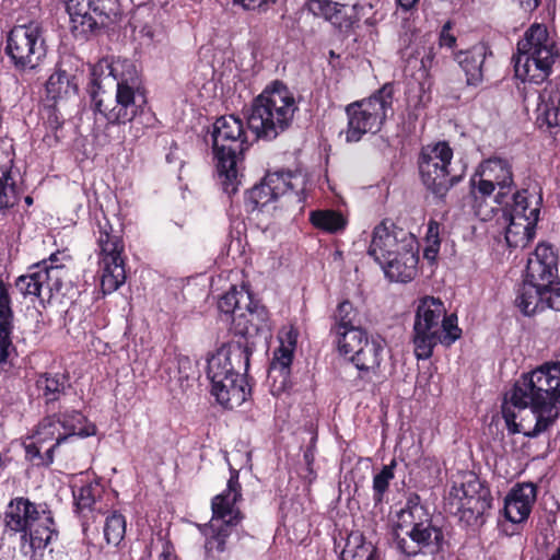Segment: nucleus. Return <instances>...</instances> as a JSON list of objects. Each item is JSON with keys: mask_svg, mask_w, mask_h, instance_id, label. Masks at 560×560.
Wrapping results in <instances>:
<instances>
[{"mask_svg": "<svg viewBox=\"0 0 560 560\" xmlns=\"http://www.w3.org/2000/svg\"><path fill=\"white\" fill-rule=\"evenodd\" d=\"M560 362L545 363L524 373L505 394L502 415L512 434L537 436L558 416Z\"/></svg>", "mask_w": 560, "mask_h": 560, "instance_id": "f257e3e1", "label": "nucleus"}, {"mask_svg": "<svg viewBox=\"0 0 560 560\" xmlns=\"http://www.w3.org/2000/svg\"><path fill=\"white\" fill-rule=\"evenodd\" d=\"M249 358L250 349L246 343L228 342L208 360L207 376L211 383V394L224 408H237L250 395L244 377Z\"/></svg>", "mask_w": 560, "mask_h": 560, "instance_id": "f03ea898", "label": "nucleus"}, {"mask_svg": "<svg viewBox=\"0 0 560 560\" xmlns=\"http://www.w3.org/2000/svg\"><path fill=\"white\" fill-rule=\"evenodd\" d=\"M109 75L116 81L115 98L104 91L93 93L95 109L104 116L108 124H126L140 112L144 102L141 81L136 66L128 59L104 61Z\"/></svg>", "mask_w": 560, "mask_h": 560, "instance_id": "7ed1b4c3", "label": "nucleus"}, {"mask_svg": "<svg viewBox=\"0 0 560 560\" xmlns=\"http://www.w3.org/2000/svg\"><path fill=\"white\" fill-rule=\"evenodd\" d=\"M462 336L455 314H446L444 303L433 296L419 300L413 328L412 345L418 360H428L439 343L453 345Z\"/></svg>", "mask_w": 560, "mask_h": 560, "instance_id": "20e7f679", "label": "nucleus"}, {"mask_svg": "<svg viewBox=\"0 0 560 560\" xmlns=\"http://www.w3.org/2000/svg\"><path fill=\"white\" fill-rule=\"evenodd\" d=\"M298 105L285 84L273 81L254 98L247 127L256 139L273 140L291 126Z\"/></svg>", "mask_w": 560, "mask_h": 560, "instance_id": "39448f33", "label": "nucleus"}, {"mask_svg": "<svg viewBox=\"0 0 560 560\" xmlns=\"http://www.w3.org/2000/svg\"><path fill=\"white\" fill-rule=\"evenodd\" d=\"M212 142L223 190L233 195L241 184L240 165L243 153L250 144L242 119L234 115L218 118L213 124Z\"/></svg>", "mask_w": 560, "mask_h": 560, "instance_id": "423d86ee", "label": "nucleus"}, {"mask_svg": "<svg viewBox=\"0 0 560 560\" xmlns=\"http://www.w3.org/2000/svg\"><path fill=\"white\" fill-rule=\"evenodd\" d=\"M5 530L21 534V542L28 544L33 553L45 549L57 535L51 512L46 505L27 498L12 499L4 512Z\"/></svg>", "mask_w": 560, "mask_h": 560, "instance_id": "0eeeda50", "label": "nucleus"}, {"mask_svg": "<svg viewBox=\"0 0 560 560\" xmlns=\"http://www.w3.org/2000/svg\"><path fill=\"white\" fill-rule=\"evenodd\" d=\"M558 56V48L547 26L535 23L517 43L515 74L523 81L540 83L551 73Z\"/></svg>", "mask_w": 560, "mask_h": 560, "instance_id": "6e6552de", "label": "nucleus"}, {"mask_svg": "<svg viewBox=\"0 0 560 560\" xmlns=\"http://www.w3.org/2000/svg\"><path fill=\"white\" fill-rule=\"evenodd\" d=\"M242 499L238 471L231 469L226 489L215 495L211 502L212 518L205 528L207 537L205 548L210 557L222 553L226 549V539L240 524L243 515L236 503Z\"/></svg>", "mask_w": 560, "mask_h": 560, "instance_id": "1a4fd4ad", "label": "nucleus"}, {"mask_svg": "<svg viewBox=\"0 0 560 560\" xmlns=\"http://www.w3.org/2000/svg\"><path fill=\"white\" fill-rule=\"evenodd\" d=\"M97 259L101 269V289L104 294L115 292L126 281L125 243L122 231L103 215L94 231Z\"/></svg>", "mask_w": 560, "mask_h": 560, "instance_id": "9d476101", "label": "nucleus"}, {"mask_svg": "<svg viewBox=\"0 0 560 560\" xmlns=\"http://www.w3.org/2000/svg\"><path fill=\"white\" fill-rule=\"evenodd\" d=\"M393 98L394 86L386 83L370 97L347 105L346 140L357 142L365 133L380 131L388 113H393Z\"/></svg>", "mask_w": 560, "mask_h": 560, "instance_id": "9b49d317", "label": "nucleus"}, {"mask_svg": "<svg viewBox=\"0 0 560 560\" xmlns=\"http://www.w3.org/2000/svg\"><path fill=\"white\" fill-rule=\"evenodd\" d=\"M491 492L481 481L470 476L460 485H453L444 497V509L457 515L466 526L478 528L486 522L491 508Z\"/></svg>", "mask_w": 560, "mask_h": 560, "instance_id": "f8f14e48", "label": "nucleus"}, {"mask_svg": "<svg viewBox=\"0 0 560 560\" xmlns=\"http://www.w3.org/2000/svg\"><path fill=\"white\" fill-rule=\"evenodd\" d=\"M453 149L446 141L428 143L421 148L418 167L423 185L435 196L443 197L457 184L462 173H455L451 166Z\"/></svg>", "mask_w": 560, "mask_h": 560, "instance_id": "ddd939ff", "label": "nucleus"}, {"mask_svg": "<svg viewBox=\"0 0 560 560\" xmlns=\"http://www.w3.org/2000/svg\"><path fill=\"white\" fill-rule=\"evenodd\" d=\"M55 255L28 267L27 272L15 280V288L25 299L50 302L61 293L68 270L63 265H54Z\"/></svg>", "mask_w": 560, "mask_h": 560, "instance_id": "4468645a", "label": "nucleus"}, {"mask_svg": "<svg viewBox=\"0 0 560 560\" xmlns=\"http://www.w3.org/2000/svg\"><path fill=\"white\" fill-rule=\"evenodd\" d=\"M540 201V196L529 195L527 190L514 194L513 202L504 209L505 241L510 247H525L533 240Z\"/></svg>", "mask_w": 560, "mask_h": 560, "instance_id": "2eb2a0df", "label": "nucleus"}, {"mask_svg": "<svg viewBox=\"0 0 560 560\" xmlns=\"http://www.w3.org/2000/svg\"><path fill=\"white\" fill-rule=\"evenodd\" d=\"M5 52L19 69H35L45 58L47 49L39 23L14 26L7 38Z\"/></svg>", "mask_w": 560, "mask_h": 560, "instance_id": "dca6fc26", "label": "nucleus"}, {"mask_svg": "<svg viewBox=\"0 0 560 560\" xmlns=\"http://www.w3.org/2000/svg\"><path fill=\"white\" fill-rule=\"evenodd\" d=\"M514 186L512 163L509 159L492 156L482 161L470 178V192L478 198L490 197L495 188L499 192L495 196L498 203H503V197Z\"/></svg>", "mask_w": 560, "mask_h": 560, "instance_id": "f3484780", "label": "nucleus"}, {"mask_svg": "<svg viewBox=\"0 0 560 560\" xmlns=\"http://www.w3.org/2000/svg\"><path fill=\"white\" fill-rule=\"evenodd\" d=\"M416 247H418V242L411 232L385 220L373 230L369 255L381 265L389 257L400 255L399 252Z\"/></svg>", "mask_w": 560, "mask_h": 560, "instance_id": "a211bd4d", "label": "nucleus"}, {"mask_svg": "<svg viewBox=\"0 0 560 560\" xmlns=\"http://www.w3.org/2000/svg\"><path fill=\"white\" fill-rule=\"evenodd\" d=\"M67 12L75 36H88L112 22L110 13L101 0H68Z\"/></svg>", "mask_w": 560, "mask_h": 560, "instance_id": "6ab92c4d", "label": "nucleus"}, {"mask_svg": "<svg viewBox=\"0 0 560 560\" xmlns=\"http://www.w3.org/2000/svg\"><path fill=\"white\" fill-rule=\"evenodd\" d=\"M445 544L444 533L441 527L432 524L427 518L419 527L413 528L406 537L397 536V549L408 557H415L420 552L438 553Z\"/></svg>", "mask_w": 560, "mask_h": 560, "instance_id": "aec40b11", "label": "nucleus"}, {"mask_svg": "<svg viewBox=\"0 0 560 560\" xmlns=\"http://www.w3.org/2000/svg\"><path fill=\"white\" fill-rule=\"evenodd\" d=\"M537 492L534 482H516L504 497L501 515L515 525L525 523L537 500Z\"/></svg>", "mask_w": 560, "mask_h": 560, "instance_id": "412c9836", "label": "nucleus"}, {"mask_svg": "<svg viewBox=\"0 0 560 560\" xmlns=\"http://www.w3.org/2000/svg\"><path fill=\"white\" fill-rule=\"evenodd\" d=\"M558 258L553 249L546 244H539L528 257L524 281L550 287L557 280Z\"/></svg>", "mask_w": 560, "mask_h": 560, "instance_id": "4be33fe9", "label": "nucleus"}, {"mask_svg": "<svg viewBox=\"0 0 560 560\" xmlns=\"http://www.w3.org/2000/svg\"><path fill=\"white\" fill-rule=\"evenodd\" d=\"M267 320L268 314L264 306L254 305L253 303L245 306L243 311L232 317V329L235 336L240 338L230 342L246 343L252 353L254 342L250 339L268 327Z\"/></svg>", "mask_w": 560, "mask_h": 560, "instance_id": "5701e85b", "label": "nucleus"}, {"mask_svg": "<svg viewBox=\"0 0 560 560\" xmlns=\"http://www.w3.org/2000/svg\"><path fill=\"white\" fill-rule=\"evenodd\" d=\"M399 253L400 255L389 257L388 260H385L380 266L390 281L407 283L410 282L418 272V247Z\"/></svg>", "mask_w": 560, "mask_h": 560, "instance_id": "b1692460", "label": "nucleus"}, {"mask_svg": "<svg viewBox=\"0 0 560 560\" xmlns=\"http://www.w3.org/2000/svg\"><path fill=\"white\" fill-rule=\"evenodd\" d=\"M537 124L548 129L560 128V89L548 84L539 94Z\"/></svg>", "mask_w": 560, "mask_h": 560, "instance_id": "393cba45", "label": "nucleus"}, {"mask_svg": "<svg viewBox=\"0 0 560 560\" xmlns=\"http://www.w3.org/2000/svg\"><path fill=\"white\" fill-rule=\"evenodd\" d=\"M429 518V514L423 505L419 503V497L409 498L406 506L397 514V523L394 529V542L397 546V536L408 537L413 528L419 527Z\"/></svg>", "mask_w": 560, "mask_h": 560, "instance_id": "a878e982", "label": "nucleus"}, {"mask_svg": "<svg viewBox=\"0 0 560 560\" xmlns=\"http://www.w3.org/2000/svg\"><path fill=\"white\" fill-rule=\"evenodd\" d=\"M293 351L292 348L285 347L283 341L280 348L275 351L268 373V378L273 381L271 385L273 395H279L290 386V366L293 359Z\"/></svg>", "mask_w": 560, "mask_h": 560, "instance_id": "bb28decb", "label": "nucleus"}, {"mask_svg": "<svg viewBox=\"0 0 560 560\" xmlns=\"http://www.w3.org/2000/svg\"><path fill=\"white\" fill-rule=\"evenodd\" d=\"M487 54L488 49L485 45H476L456 56L458 65L466 74L468 85L477 86L483 81V63Z\"/></svg>", "mask_w": 560, "mask_h": 560, "instance_id": "cd10ccee", "label": "nucleus"}, {"mask_svg": "<svg viewBox=\"0 0 560 560\" xmlns=\"http://www.w3.org/2000/svg\"><path fill=\"white\" fill-rule=\"evenodd\" d=\"M544 290L541 284L523 281L517 290L515 305L526 316L544 310Z\"/></svg>", "mask_w": 560, "mask_h": 560, "instance_id": "c85d7f7f", "label": "nucleus"}, {"mask_svg": "<svg viewBox=\"0 0 560 560\" xmlns=\"http://www.w3.org/2000/svg\"><path fill=\"white\" fill-rule=\"evenodd\" d=\"M383 350L384 346L381 340L369 339L365 340L363 347L350 358L358 370L375 372L380 368Z\"/></svg>", "mask_w": 560, "mask_h": 560, "instance_id": "c756f323", "label": "nucleus"}, {"mask_svg": "<svg viewBox=\"0 0 560 560\" xmlns=\"http://www.w3.org/2000/svg\"><path fill=\"white\" fill-rule=\"evenodd\" d=\"M57 420L59 428H62L63 432H61L62 434H58L56 445H60L69 438L74 435L89 436L91 434H94V428H92V430L90 431L89 429L83 427L85 417L77 410L60 413L59 416H57Z\"/></svg>", "mask_w": 560, "mask_h": 560, "instance_id": "7c9ffc66", "label": "nucleus"}, {"mask_svg": "<svg viewBox=\"0 0 560 560\" xmlns=\"http://www.w3.org/2000/svg\"><path fill=\"white\" fill-rule=\"evenodd\" d=\"M375 548L360 532H352L341 551V560H373Z\"/></svg>", "mask_w": 560, "mask_h": 560, "instance_id": "2f4dec72", "label": "nucleus"}, {"mask_svg": "<svg viewBox=\"0 0 560 560\" xmlns=\"http://www.w3.org/2000/svg\"><path fill=\"white\" fill-rule=\"evenodd\" d=\"M46 94L54 102L63 101L77 94V85L65 70L55 71L46 83Z\"/></svg>", "mask_w": 560, "mask_h": 560, "instance_id": "473e14b6", "label": "nucleus"}, {"mask_svg": "<svg viewBox=\"0 0 560 560\" xmlns=\"http://www.w3.org/2000/svg\"><path fill=\"white\" fill-rule=\"evenodd\" d=\"M277 200L273 191L267 185L265 176L260 184L255 185L246 192L245 207L248 212L264 211Z\"/></svg>", "mask_w": 560, "mask_h": 560, "instance_id": "72a5a7b5", "label": "nucleus"}, {"mask_svg": "<svg viewBox=\"0 0 560 560\" xmlns=\"http://www.w3.org/2000/svg\"><path fill=\"white\" fill-rule=\"evenodd\" d=\"M312 224L328 233H338L347 225L346 218L335 210H316L311 212Z\"/></svg>", "mask_w": 560, "mask_h": 560, "instance_id": "f704fd0d", "label": "nucleus"}, {"mask_svg": "<svg viewBox=\"0 0 560 560\" xmlns=\"http://www.w3.org/2000/svg\"><path fill=\"white\" fill-rule=\"evenodd\" d=\"M337 343L341 353L354 355L369 340L366 332L359 327L336 331Z\"/></svg>", "mask_w": 560, "mask_h": 560, "instance_id": "c9c22d12", "label": "nucleus"}, {"mask_svg": "<svg viewBox=\"0 0 560 560\" xmlns=\"http://www.w3.org/2000/svg\"><path fill=\"white\" fill-rule=\"evenodd\" d=\"M252 304L250 294L245 290L232 288L218 302V307L222 313L231 314L233 317Z\"/></svg>", "mask_w": 560, "mask_h": 560, "instance_id": "e433bc0d", "label": "nucleus"}, {"mask_svg": "<svg viewBox=\"0 0 560 560\" xmlns=\"http://www.w3.org/2000/svg\"><path fill=\"white\" fill-rule=\"evenodd\" d=\"M104 539L107 545L117 547L125 538L126 518L122 514L114 511L105 518L103 528Z\"/></svg>", "mask_w": 560, "mask_h": 560, "instance_id": "4c0bfd02", "label": "nucleus"}, {"mask_svg": "<svg viewBox=\"0 0 560 560\" xmlns=\"http://www.w3.org/2000/svg\"><path fill=\"white\" fill-rule=\"evenodd\" d=\"M36 386L46 399V402H54L65 393L66 378L60 374L42 375L36 381Z\"/></svg>", "mask_w": 560, "mask_h": 560, "instance_id": "58836bf2", "label": "nucleus"}, {"mask_svg": "<svg viewBox=\"0 0 560 560\" xmlns=\"http://www.w3.org/2000/svg\"><path fill=\"white\" fill-rule=\"evenodd\" d=\"M267 185L273 191L276 198L284 196L298 186L300 177L291 172H271L266 175Z\"/></svg>", "mask_w": 560, "mask_h": 560, "instance_id": "ea45409f", "label": "nucleus"}, {"mask_svg": "<svg viewBox=\"0 0 560 560\" xmlns=\"http://www.w3.org/2000/svg\"><path fill=\"white\" fill-rule=\"evenodd\" d=\"M19 200V190L7 166L0 167V210L13 207Z\"/></svg>", "mask_w": 560, "mask_h": 560, "instance_id": "a19ab883", "label": "nucleus"}, {"mask_svg": "<svg viewBox=\"0 0 560 560\" xmlns=\"http://www.w3.org/2000/svg\"><path fill=\"white\" fill-rule=\"evenodd\" d=\"M96 488L91 485L82 486L75 490H73V499L77 506V511L83 516L86 517V513H93L97 511L102 512L101 508L97 506V501L95 498Z\"/></svg>", "mask_w": 560, "mask_h": 560, "instance_id": "79ce46f5", "label": "nucleus"}, {"mask_svg": "<svg viewBox=\"0 0 560 560\" xmlns=\"http://www.w3.org/2000/svg\"><path fill=\"white\" fill-rule=\"evenodd\" d=\"M58 434H62L58 425L57 415L44 418L27 440H36L42 444L58 440Z\"/></svg>", "mask_w": 560, "mask_h": 560, "instance_id": "37998d69", "label": "nucleus"}, {"mask_svg": "<svg viewBox=\"0 0 560 560\" xmlns=\"http://www.w3.org/2000/svg\"><path fill=\"white\" fill-rule=\"evenodd\" d=\"M335 331H340L343 329H350L360 326L358 312L354 310V307L349 301H343L339 303L337 311L335 313Z\"/></svg>", "mask_w": 560, "mask_h": 560, "instance_id": "c03bdc74", "label": "nucleus"}, {"mask_svg": "<svg viewBox=\"0 0 560 560\" xmlns=\"http://www.w3.org/2000/svg\"><path fill=\"white\" fill-rule=\"evenodd\" d=\"M306 9L316 18H323L329 23L336 21V13L341 10V3L334 2L330 0H308L306 2Z\"/></svg>", "mask_w": 560, "mask_h": 560, "instance_id": "a18cd8bd", "label": "nucleus"}, {"mask_svg": "<svg viewBox=\"0 0 560 560\" xmlns=\"http://www.w3.org/2000/svg\"><path fill=\"white\" fill-rule=\"evenodd\" d=\"M43 444L36 440H30V442H24V448L26 453L27 459L31 462H35L36 465L49 466L54 462V452L58 445L54 443L47 451L45 455H42Z\"/></svg>", "mask_w": 560, "mask_h": 560, "instance_id": "49530a36", "label": "nucleus"}, {"mask_svg": "<svg viewBox=\"0 0 560 560\" xmlns=\"http://www.w3.org/2000/svg\"><path fill=\"white\" fill-rule=\"evenodd\" d=\"M358 9L359 4H353L351 7L341 4V10H338V13L335 15L336 21H331V24L341 32H348L360 20Z\"/></svg>", "mask_w": 560, "mask_h": 560, "instance_id": "de8ad7c7", "label": "nucleus"}, {"mask_svg": "<svg viewBox=\"0 0 560 560\" xmlns=\"http://www.w3.org/2000/svg\"><path fill=\"white\" fill-rule=\"evenodd\" d=\"M13 318L0 319V366L9 359L10 352L14 350L12 342Z\"/></svg>", "mask_w": 560, "mask_h": 560, "instance_id": "09e8293b", "label": "nucleus"}, {"mask_svg": "<svg viewBox=\"0 0 560 560\" xmlns=\"http://www.w3.org/2000/svg\"><path fill=\"white\" fill-rule=\"evenodd\" d=\"M396 464L393 460L389 465H385L382 470L373 478V498L381 502L384 493L387 491L390 480L394 478V468Z\"/></svg>", "mask_w": 560, "mask_h": 560, "instance_id": "8fccbe9b", "label": "nucleus"}, {"mask_svg": "<svg viewBox=\"0 0 560 560\" xmlns=\"http://www.w3.org/2000/svg\"><path fill=\"white\" fill-rule=\"evenodd\" d=\"M544 307H548L560 312V281H553L550 287L544 290Z\"/></svg>", "mask_w": 560, "mask_h": 560, "instance_id": "3c124183", "label": "nucleus"}, {"mask_svg": "<svg viewBox=\"0 0 560 560\" xmlns=\"http://www.w3.org/2000/svg\"><path fill=\"white\" fill-rule=\"evenodd\" d=\"M1 318H14L11 298L2 279H0V319Z\"/></svg>", "mask_w": 560, "mask_h": 560, "instance_id": "603ef678", "label": "nucleus"}, {"mask_svg": "<svg viewBox=\"0 0 560 560\" xmlns=\"http://www.w3.org/2000/svg\"><path fill=\"white\" fill-rule=\"evenodd\" d=\"M235 4L241 5L247 11L266 12L276 0H233Z\"/></svg>", "mask_w": 560, "mask_h": 560, "instance_id": "864d4df0", "label": "nucleus"}, {"mask_svg": "<svg viewBox=\"0 0 560 560\" xmlns=\"http://www.w3.org/2000/svg\"><path fill=\"white\" fill-rule=\"evenodd\" d=\"M63 125V118L59 115L58 110L54 107L48 110L46 127L49 131L59 132Z\"/></svg>", "mask_w": 560, "mask_h": 560, "instance_id": "5fc2aeb1", "label": "nucleus"}, {"mask_svg": "<svg viewBox=\"0 0 560 560\" xmlns=\"http://www.w3.org/2000/svg\"><path fill=\"white\" fill-rule=\"evenodd\" d=\"M452 25L450 22L445 23L440 34V46L453 48L456 44V37L451 32Z\"/></svg>", "mask_w": 560, "mask_h": 560, "instance_id": "6e6d98bb", "label": "nucleus"}, {"mask_svg": "<svg viewBox=\"0 0 560 560\" xmlns=\"http://www.w3.org/2000/svg\"><path fill=\"white\" fill-rule=\"evenodd\" d=\"M428 241L432 242L433 245H439V223L435 221H430L428 225Z\"/></svg>", "mask_w": 560, "mask_h": 560, "instance_id": "4d7b16f0", "label": "nucleus"}, {"mask_svg": "<svg viewBox=\"0 0 560 560\" xmlns=\"http://www.w3.org/2000/svg\"><path fill=\"white\" fill-rule=\"evenodd\" d=\"M62 138V136L59 135V132H56V131H50V132H47L44 138H43V141L48 145V147H54L56 145L57 143H59L60 139Z\"/></svg>", "mask_w": 560, "mask_h": 560, "instance_id": "13d9d810", "label": "nucleus"}, {"mask_svg": "<svg viewBox=\"0 0 560 560\" xmlns=\"http://www.w3.org/2000/svg\"><path fill=\"white\" fill-rule=\"evenodd\" d=\"M140 33L142 34V36L149 39H153L156 35V30L152 25L145 24L140 30Z\"/></svg>", "mask_w": 560, "mask_h": 560, "instance_id": "bf43d9fd", "label": "nucleus"}, {"mask_svg": "<svg viewBox=\"0 0 560 560\" xmlns=\"http://www.w3.org/2000/svg\"><path fill=\"white\" fill-rule=\"evenodd\" d=\"M433 51L432 49H430L428 51V54L425 56L422 57L421 59V67L424 69V70H429L431 67H432V62H433Z\"/></svg>", "mask_w": 560, "mask_h": 560, "instance_id": "052dcab7", "label": "nucleus"}, {"mask_svg": "<svg viewBox=\"0 0 560 560\" xmlns=\"http://www.w3.org/2000/svg\"><path fill=\"white\" fill-rule=\"evenodd\" d=\"M419 0H397L399 8L409 11L416 7Z\"/></svg>", "mask_w": 560, "mask_h": 560, "instance_id": "680f3d73", "label": "nucleus"}, {"mask_svg": "<svg viewBox=\"0 0 560 560\" xmlns=\"http://www.w3.org/2000/svg\"><path fill=\"white\" fill-rule=\"evenodd\" d=\"M296 336H298L296 332H294L293 330H290L287 334V342H288V345L285 347L292 348V350H294L295 345H296Z\"/></svg>", "mask_w": 560, "mask_h": 560, "instance_id": "e2e57ef3", "label": "nucleus"}, {"mask_svg": "<svg viewBox=\"0 0 560 560\" xmlns=\"http://www.w3.org/2000/svg\"><path fill=\"white\" fill-rule=\"evenodd\" d=\"M25 202H26V203H28V205H31V203L33 202V200H32V198H31L30 196H27V197L25 198Z\"/></svg>", "mask_w": 560, "mask_h": 560, "instance_id": "0e129e2a", "label": "nucleus"}, {"mask_svg": "<svg viewBox=\"0 0 560 560\" xmlns=\"http://www.w3.org/2000/svg\"><path fill=\"white\" fill-rule=\"evenodd\" d=\"M162 558H163L162 560H170V559H168V556H167V555H165V553H163V555H162Z\"/></svg>", "mask_w": 560, "mask_h": 560, "instance_id": "69168bd1", "label": "nucleus"}, {"mask_svg": "<svg viewBox=\"0 0 560 560\" xmlns=\"http://www.w3.org/2000/svg\"><path fill=\"white\" fill-rule=\"evenodd\" d=\"M534 2H535V5H537V4H538V0H534Z\"/></svg>", "mask_w": 560, "mask_h": 560, "instance_id": "338daca9", "label": "nucleus"}]
</instances>
